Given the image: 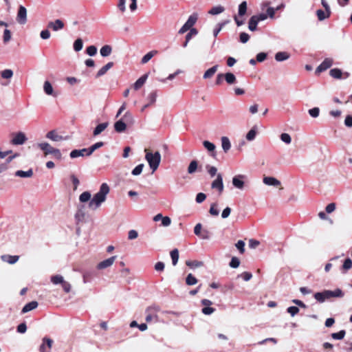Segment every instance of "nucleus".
<instances>
[{
    "mask_svg": "<svg viewBox=\"0 0 352 352\" xmlns=\"http://www.w3.org/2000/svg\"><path fill=\"white\" fill-rule=\"evenodd\" d=\"M109 192V185L107 183H102L100 186L99 191L92 198H91V195L89 191H85L79 196V201L81 203L89 201V208L91 210H96L106 201Z\"/></svg>",
    "mask_w": 352,
    "mask_h": 352,
    "instance_id": "1",
    "label": "nucleus"
},
{
    "mask_svg": "<svg viewBox=\"0 0 352 352\" xmlns=\"http://www.w3.org/2000/svg\"><path fill=\"white\" fill-rule=\"evenodd\" d=\"M146 155L145 159L148 163L150 168L152 170V172L154 173L159 167V165L161 162V154L159 151H156L154 153L148 151L147 149H145Z\"/></svg>",
    "mask_w": 352,
    "mask_h": 352,
    "instance_id": "2",
    "label": "nucleus"
},
{
    "mask_svg": "<svg viewBox=\"0 0 352 352\" xmlns=\"http://www.w3.org/2000/svg\"><path fill=\"white\" fill-rule=\"evenodd\" d=\"M38 146L44 152L45 156L52 154L56 159L58 160H61L62 154L60 150L52 147L47 142L40 143L38 144Z\"/></svg>",
    "mask_w": 352,
    "mask_h": 352,
    "instance_id": "3",
    "label": "nucleus"
},
{
    "mask_svg": "<svg viewBox=\"0 0 352 352\" xmlns=\"http://www.w3.org/2000/svg\"><path fill=\"white\" fill-rule=\"evenodd\" d=\"M198 19V14L192 13L189 16L186 22L182 25V27L179 30L178 34H183L188 30H190L192 28H194L193 26L196 23Z\"/></svg>",
    "mask_w": 352,
    "mask_h": 352,
    "instance_id": "4",
    "label": "nucleus"
},
{
    "mask_svg": "<svg viewBox=\"0 0 352 352\" xmlns=\"http://www.w3.org/2000/svg\"><path fill=\"white\" fill-rule=\"evenodd\" d=\"M246 175H236L233 177L232 179V184L234 188L243 190L245 187V182L244 180L246 179Z\"/></svg>",
    "mask_w": 352,
    "mask_h": 352,
    "instance_id": "5",
    "label": "nucleus"
},
{
    "mask_svg": "<svg viewBox=\"0 0 352 352\" xmlns=\"http://www.w3.org/2000/svg\"><path fill=\"white\" fill-rule=\"evenodd\" d=\"M211 187L213 189L218 190L219 194H221L223 190V177L221 174H217V178L211 184Z\"/></svg>",
    "mask_w": 352,
    "mask_h": 352,
    "instance_id": "6",
    "label": "nucleus"
},
{
    "mask_svg": "<svg viewBox=\"0 0 352 352\" xmlns=\"http://www.w3.org/2000/svg\"><path fill=\"white\" fill-rule=\"evenodd\" d=\"M47 27L48 29L57 32L64 28L65 23L60 19H56L48 22Z\"/></svg>",
    "mask_w": 352,
    "mask_h": 352,
    "instance_id": "7",
    "label": "nucleus"
},
{
    "mask_svg": "<svg viewBox=\"0 0 352 352\" xmlns=\"http://www.w3.org/2000/svg\"><path fill=\"white\" fill-rule=\"evenodd\" d=\"M16 21L20 24H25L27 21V10L23 6H20L16 16Z\"/></svg>",
    "mask_w": 352,
    "mask_h": 352,
    "instance_id": "8",
    "label": "nucleus"
},
{
    "mask_svg": "<svg viewBox=\"0 0 352 352\" xmlns=\"http://www.w3.org/2000/svg\"><path fill=\"white\" fill-rule=\"evenodd\" d=\"M27 140L25 135L23 132H19L15 134L11 142L14 145L23 144Z\"/></svg>",
    "mask_w": 352,
    "mask_h": 352,
    "instance_id": "9",
    "label": "nucleus"
},
{
    "mask_svg": "<svg viewBox=\"0 0 352 352\" xmlns=\"http://www.w3.org/2000/svg\"><path fill=\"white\" fill-rule=\"evenodd\" d=\"M53 340L48 338H44L43 339V343L39 347L40 352H50V349L52 346Z\"/></svg>",
    "mask_w": 352,
    "mask_h": 352,
    "instance_id": "10",
    "label": "nucleus"
},
{
    "mask_svg": "<svg viewBox=\"0 0 352 352\" xmlns=\"http://www.w3.org/2000/svg\"><path fill=\"white\" fill-rule=\"evenodd\" d=\"M332 64H333V60L331 58H327L320 63V65H318V67L316 69V73L322 72L327 70V69H329V67H331Z\"/></svg>",
    "mask_w": 352,
    "mask_h": 352,
    "instance_id": "11",
    "label": "nucleus"
},
{
    "mask_svg": "<svg viewBox=\"0 0 352 352\" xmlns=\"http://www.w3.org/2000/svg\"><path fill=\"white\" fill-rule=\"evenodd\" d=\"M117 256H113L107 259H105L101 262H100L98 265H97V268L98 270H104V269H106L107 267H109L110 266H111L113 263L115 262Z\"/></svg>",
    "mask_w": 352,
    "mask_h": 352,
    "instance_id": "12",
    "label": "nucleus"
},
{
    "mask_svg": "<svg viewBox=\"0 0 352 352\" xmlns=\"http://www.w3.org/2000/svg\"><path fill=\"white\" fill-rule=\"evenodd\" d=\"M46 138L54 142L67 140L68 139L67 136L60 135L55 131H49L46 134Z\"/></svg>",
    "mask_w": 352,
    "mask_h": 352,
    "instance_id": "13",
    "label": "nucleus"
},
{
    "mask_svg": "<svg viewBox=\"0 0 352 352\" xmlns=\"http://www.w3.org/2000/svg\"><path fill=\"white\" fill-rule=\"evenodd\" d=\"M88 149L87 148H82L80 150H73L70 154L69 156L71 158H76L78 157H83L85 155L86 156H90V155H88Z\"/></svg>",
    "mask_w": 352,
    "mask_h": 352,
    "instance_id": "14",
    "label": "nucleus"
},
{
    "mask_svg": "<svg viewBox=\"0 0 352 352\" xmlns=\"http://www.w3.org/2000/svg\"><path fill=\"white\" fill-rule=\"evenodd\" d=\"M263 182L267 186H278L280 185V182L274 177H264Z\"/></svg>",
    "mask_w": 352,
    "mask_h": 352,
    "instance_id": "15",
    "label": "nucleus"
},
{
    "mask_svg": "<svg viewBox=\"0 0 352 352\" xmlns=\"http://www.w3.org/2000/svg\"><path fill=\"white\" fill-rule=\"evenodd\" d=\"M157 311V309L154 307H149L146 309V321L147 322H151L153 318H157L155 312Z\"/></svg>",
    "mask_w": 352,
    "mask_h": 352,
    "instance_id": "16",
    "label": "nucleus"
},
{
    "mask_svg": "<svg viewBox=\"0 0 352 352\" xmlns=\"http://www.w3.org/2000/svg\"><path fill=\"white\" fill-rule=\"evenodd\" d=\"M126 125L123 119L121 118L115 122L114 129L118 133H122L126 130Z\"/></svg>",
    "mask_w": 352,
    "mask_h": 352,
    "instance_id": "17",
    "label": "nucleus"
},
{
    "mask_svg": "<svg viewBox=\"0 0 352 352\" xmlns=\"http://www.w3.org/2000/svg\"><path fill=\"white\" fill-rule=\"evenodd\" d=\"M1 258L3 261L6 262L9 264H14L19 261V256L16 255L12 256L8 254H4L1 256Z\"/></svg>",
    "mask_w": 352,
    "mask_h": 352,
    "instance_id": "18",
    "label": "nucleus"
},
{
    "mask_svg": "<svg viewBox=\"0 0 352 352\" xmlns=\"http://www.w3.org/2000/svg\"><path fill=\"white\" fill-rule=\"evenodd\" d=\"M148 76V74H145L142 76H141L140 78H138L135 82L133 84V88L135 90H138L140 89L145 82L146 81Z\"/></svg>",
    "mask_w": 352,
    "mask_h": 352,
    "instance_id": "19",
    "label": "nucleus"
},
{
    "mask_svg": "<svg viewBox=\"0 0 352 352\" xmlns=\"http://www.w3.org/2000/svg\"><path fill=\"white\" fill-rule=\"evenodd\" d=\"M328 295V298H342L344 296V293L340 289H336L334 291L326 290Z\"/></svg>",
    "mask_w": 352,
    "mask_h": 352,
    "instance_id": "20",
    "label": "nucleus"
},
{
    "mask_svg": "<svg viewBox=\"0 0 352 352\" xmlns=\"http://www.w3.org/2000/svg\"><path fill=\"white\" fill-rule=\"evenodd\" d=\"M197 34L198 31L196 28H192L190 30H189V32L186 35L185 42L183 43V47H187L188 43L190 41L192 37L196 36Z\"/></svg>",
    "mask_w": 352,
    "mask_h": 352,
    "instance_id": "21",
    "label": "nucleus"
},
{
    "mask_svg": "<svg viewBox=\"0 0 352 352\" xmlns=\"http://www.w3.org/2000/svg\"><path fill=\"white\" fill-rule=\"evenodd\" d=\"M113 65V62H109L108 63H107L105 65H104L102 68H100L97 74H96V77L97 78H99L103 75H104L108 70H109Z\"/></svg>",
    "mask_w": 352,
    "mask_h": 352,
    "instance_id": "22",
    "label": "nucleus"
},
{
    "mask_svg": "<svg viewBox=\"0 0 352 352\" xmlns=\"http://www.w3.org/2000/svg\"><path fill=\"white\" fill-rule=\"evenodd\" d=\"M221 147L225 153H227L231 148V143L228 137L223 136L221 139Z\"/></svg>",
    "mask_w": 352,
    "mask_h": 352,
    "instance_id": "23",
    "label": "nucleus"
},
{
    "mask_svg": "<svg viewBox=\"0 0 352 352\" xmlns=\"http://www.w3.org/2000/svg\"><path fill=\"white\" fill-rule=\"evenodd\" d=\"M38 307V302L36 301H32L30 302L27 303L22 309L21 312L23 314H25L28 311H30Z\"/></svg>",
    "mask_w": 352,
    "mask_h": 352,
    "instance_id": "24",
    "label": "nucleus"
},
{
    "mask_svg": "<svg viewBox=\"0 0 352 352\" xmlns=\"http://www.w3.org/2000/svg\"><path fill=\"white\" fill-rule=\"evenodd\" d=\"M108 122H103L99 124L94 130L93 135L94 136H97L100 135L102 131H104L107 127L108 126Z\"/></svg>",
    "mask_w": 352,
    "mask_h": 352,
    "instance_id": "25",
    "label": "nucleus"
},
{
    "mask_svg": "<svg viewBox=\"0 0 352 352\" xmlns=\"http://www.w3.org/2000/svg\"><path fill=\"white\" fill-rule=\"evenodd\" d=\"M327 292L326 290L322 292H317L314 294L315 299L318 301L319 302H323L326 300H328V295L326 294Z\"/></svg>",
    "mask_w": 352,
    "mask_h": 352,
    "instance_id": "26",
    "label": "nucleus"
},
{
    "mask_svg": "<svg viewBox=\"0 0 352 352\" xmlns=\"http://www.w3.org/2000/svg\"><path fill=\"white\" fill-rule=\"evenodd\" d=\"M112 52V47L109 45H105L102 46L100 50V55L102 57H107L109 56Z\"/></svg>",
    "mask_w": 352,
    "mask_h": 352,
    "instance_id": "27",
    "label": "nucleus"
},
{
    "mask_svg": "<svg viewBox=\"0 0 352 352\" xmlns=\"http://www.w3.org/2000/svg\"><path fill=\"white\" fill-rule=\"evenodd\" d=\"M218 69V65H216L208 70H206L203 76V78L204 79H208L213 76V75L216 73Z\"/></svg>",
    "mask_w": 352,
    "mask_h": 352,
    "instance_id": "28",
    "label": "nucleus"
},
{
    "mask_svg": "<svg viewBox=\"0 0 352 352\" xmlns=\"http://www.w3.org/2000/svg\"><path fill=\"white\" fill-rule=\"evenodd\" d=\"M43 91L47 95H50V96L54 95V89H53L52 85L50 81L46 80L44 82Z\"/></svg>",
    "mask_w": 352,
    "mask_h": 352,
    "instance_id": "29",
    "label": "nucleus"
},
{
    "mask_svg": "<svg viewBox=\"0 0 352 352\" xmlns=\"http://www.w3.org/2000/svg\"><path fill=\"white\" fill-rule=\"evenodd\" d=\"M289 58V54L285 52H279L275 54V59L276 61L281 62L287 60Z\"/></svg>",
    "mask_w": 352,
    "mask_h": 352,
    "instance_id": "30",
    "label": "nucleus"
},
{
    "mask_svg": "<svg viewBox=\"0 0 352 352\" xmlns=\"http://www.w3.org/2000/svg\"><path fill=\"white\" fill-rule=\"evenodd\" d=\"M122 119L124 121V122L126 124H133L134 123V118L131 113L129 111H126L124 116H122Z\"/></svg>",
    "mask_w": 352,
    "mask_h": 352,
    "instance_id": "31",
    "label": "nucleus"
},
{
    "mask_svg": "<svg viewBox=\"0 0 352 352\" xmlns=\"http://www.w3.org/2000/svg\"><path fill=\"white\" fill-rule=\"evenodd\" d=\"M157 54V51L153 50L146 54L141 60L142 64L148 63L155 54Z\"/></svg>",
    "mask_w": 352,
    "mask_h": 352,
    "instance_id": "32",
    "label": "nucleus"
},
{
    "mask_svg": "<svg viewBox=\"0 0 352 352\" xmlns=\"http://www.w3.org/2000/svg\"><path fill=\"white\" fill-rule=\"evenodd\" d=\"M15 175L20 177H31L33 175V171L32 169H29L27 171L20 170L16 171Z\"/></svg>",
    "mask_w": 352,
    "mask_h": 352,
    "instance_id": "33",
    "label": "nucleus"
},
{
    "mask_svg": "<svg viewBox=\"0 0 352 352\" xmlns=\"http://www.w3.org/2000/svg\"><path fill=\"white\" fill-rule=\"evenodd\" d=\"M258 23L257 21L252 16L248 21V29L252 32L256 31Z\"/></svg>",
    "mask_w": 352,
    "mask_h": 352,
    "instance_id": "34",
    "label": "nucleus"
},
{
    "mask_svg": "<svg viewBox=\"0 0 352 352\" xmlns=\"http://www.w3.org/2000/svg\"><path fill=\"white\" fill-rule=\"evenodd\" d=\"M316 15L319 21H323L330 16L331 12H327L326 11H323L322 10H318L316 11Z\"/></svg>",
    "mask_w": 352,
    "mask_h": 352,
    "instance_id": "35",
    "label": "nucleus"
},
{
    "mask_svg": "<svg viewBox=\"0 0 352 352\" xmlns=\"http://www.w3.org/2000/svg\"><path fill=\"white\" fill-rule=\"evenodd\" d=\"M225 10V8L221 6H217L212 8L209 11L208 14L211 15H217L222 13Z\"/></svg>",
    "mask_w": 352,
    "mask_h": 352,
    "instance_id": "36",
    "label": "nucleus"
},
{
    "mask_svg": "<svg viewBox=\"0 0 352 352\" xmlns=\"http://www.w3.org/2000/svg\"><path fill=\"white\" fill-rule=\"evenodd\" d=\"M85 213L83 207L78 208L75 214L76 220L78 222L82 221L85 219Z\"/></svg>",
    "mask_w": 352,
    "mask_h": 352,
    "instance_id": "37",
    "label": "nucleus"
},
{
    "mask_svg": "<svg viewBox=\"0 0 352 352\" xmlns=\"http://www.w3.org/2000/svg\"><path fill=\"white\" fill-rule=\"evenodd\" d=\"M197 282L198 280L192 274H188L186 278V284L188 286L195 285Z\"/></svg>",
    "mask_w": 352,
    "mask_h": 352,
    "instance_id": "38",
    "label": "nucleus"
},
{
    "mask_svg": "<svg viewBox=\"0 0 352 352\" xmlns=\"http://www.w3.org/2000/svg\"><path fill=\"white\" fill-rule=\"evenodd\" d=\"M247 11V2L245 1H242L239 6L238 14L240 16H243L245 14Z\"/></svg>",
    "mask_w": 352,
    "mask_h": 352,
    "instance_id": "39",
    "label": "nucleus"
},
{
    "mask_svg": "<svg viewBox=\"0 0 352 352\" xmlns=\"http://www.w3.org/2000/svg\"><path fill=\"white\" fill-rule=\"evenodd\" d=\"M198 167V163L196 160H192L190 162L188 167V173L189 174H193L196 172Z\"/></svg>",
    "mask_w": 352,
    "mask_h": 352,
    "instance_id": "40",
    "label": "nucleus"
},
{
    "mask_svg": "<svg viewBox=\"0 0 352 352\" xmlns=\"http://www.w3.org/2000/svg\"><path fill=\"white\" fill-rule=\"evenodd\" d=\"M170 257L173 265H176L179 259V251L177 249H174L170 252Z\"/></svg>",
    "mask_w": 352,
    "mask_h": 352,
    "instance_id": "41",
    "label": "nucleus"
},
{
    "mask_svg": "<svg viewBox=\"0 0 352 352\" xmlns=\"http://www.w3.org/2000/svg\"><path fill=\"white\" fill-rule=\"evenodd\" d=\"M224 78H225V80L227 82V83H228L230 85L234 84L236 82V77L232 73H230V72L226 73L224 75Z\"/></svg>",
    "mask_w": 352,
    "mask_h": 352,
    "instance_id": "42",
    "label": "nucleus"
},
{
    "mask_svg": "<svg viewBox=\"0 0 352 352\" xmlns=\"http://www.w3.org/2000/svg\"><path fill=\"white\" fill-rule=\"evenodd\" d=\"M104 145V142H98L91 146L88 149V155H91L96 149L100 148Z\"/></svg>",
    "mask_w": 352,
    "mask_h": 352,
    "instance_id": "43",
    "label": "nucleus"
},
{
    "mask_svg": "<svg viewBox=\"0 0 352 352\" xmlns=\"http://www.w3.org/2000/svg\"><path fill=\"white\" fill-rule=\"evenodd\" d=\"M203 145L206 149H207L209 152L214 153L216 148L215 145L207 140L203 142Z\"/></svg>",
    "mask_w": 352,
    "mask_h": 352,
    "instance_id": "44",
    "label": "nucleus"
},
{
    "mask_svg": "<svg viewBox=\"0 0 352 352\" xmlns=\"http://www.w3.org/2000/svg\"><path fill=\"white\" fill-rule=\"evenodd\" d=\"M83 42L81 38H77L74 43V50L76 52H79L82 49Z\"/></svg>",
    "mask_w": 352,
    "mask_h": 352,
    "instance_id": "45",
    "label": "nucleus"
},
{
    "mask_svg": "<svg viewBox=\"0 0 352 352\" xmlns=\"http://www.w3.org/2000/svg\"><path fill=\"white\" fill-rule=\"evenodd\" d=\"M51 281L54 285L61 284L64 282V278L60 275H55L51 277Z\"/></svg>",
    "mask_w": 352,
    "mask_h": 352,
    "instance_id": "46",
    "label": "nucleus"
},
{
    "mask_svg": "<svg viewBox=\"0 0 352 352\" xmlns=\"http://www.w3.org/2000/svg\"><path fill=\"white\" fill-rule=\"evenodd\" d=\"M346 332L344 330H341L337 333H331V338L334 340H342L344 338Z\"/></svg>",
    "mask_w": 352,
    "mask_h": 352,
    "instance_id": "47",
    "label": "nucleus"
},
{
    "mask_svg": "<svg viewBox=\"0 0 352 352\" xmlns=\"http://www.w3.org/2000/svg\"><path fill=\"white\" fill-rule=\"evenodd\" d=\"M1 75L3 78L10 79L13 76V72L10 69H4L1 72Z\"/></svg>",
    "mask_w": 352,
    "mask_h": 352,
    "instance_id": "48",
    "label": "nucleus"
},
{
    "mask_svg": "<svg viewBox=\"0 0 352 352\" xmlns=\"http://www.w3.org/2000/svg\"><path fill=\"white\" fill-rule=\"evenodd\" d=\"M157 99V92L156 91H152L147 96V100H148V104L150 105L154 104Z\"/></svg>",
    "mask_w": 352,
    "mask_h": 352,
    "instance_id": "49",
    "label": "nucleus"
},
{
    "mask_svg": "<svg viewBox=\"0 0 352 352\" xmlns=\"http://www.w3.org/2000/svg\"><path fill=\"white\" fill-rule=\"evenodd\" d=\"M256 135V131L254 128H252L251 130L248 131V133L246 135V139L248 141H252L255 139Z\"/></svg>",
    "mask_w": 352,
    "mask_h": 352,
    "instance_id": "50",
    "label": "nucleus"
},
{
    "mask_svg": "<svg viewBox=\"0 0 352 352\" xmlns=\"http://www.w3.org/2000/svg\"><path fill=\"white\" fill-rule=\"evenodd\" d=\"M228 21H225L223 23H219L217 24V28L213 30V35L214 37H217L223 27L228 23Z\"/></svg>",
    "mask_w": 352,
    "mask_h": 352,
    "instance_id": "51",
    "label": "nucleus"
},
{
    "mask_svg": "<svg viewBox=\"0 0 352 352\" xmlns=\"http://www.w3.org/2000/svg\"><path fill=\"white\" fill-rule=\"evenodd\" d=\"M330 75L335 78H340L342 76V72L339 69H332L330 70Z\"/></svg>",
    "mask_w": 352,
    "mask_h": 352,
    "instance_id": "52",
    "label": "nucleus"
},
{
    "mask_svg": "<svg viewBox=\"0 0 352 352\" xmlns=\"http://www.w3.org/2000/svg\"><path fill=\"white\" fill-rule=\"evenodd\" d=\"M144 166V165L143 164H140L138 165L137 166H135L133 168V170H132V173H131L132 175H133L135 176L140 175L141 173L142 172Z\"/></svg>",
    "mask_w": 352,
    "mask_h": 352,
    "instance_id": "53",
    "label": "nucleus"
},
{
    "mask_svg": "<svg viewBox=\"0 0 352 352\" xmlns=\"http://www.w3.org/2000/svg\"><path fill=\"white\" fill-rule=\"evenodd\" d=\"M87 54L90 56H94L97 53V48L94 45H90L86 49Z\"/></svg>",
    "mask_w": 352,
    "mask_h": 352,
    "instance_id": "54",
    "label": "nucleus"
},
{
    "mask_svg": "<svg viewBox=\"0 0 352 352\" xmlns=\"http://www.w3.org/2000/svg\"><path fill=\"white\" fill-rule=\"evenodd\" d=\"M280 140L287 144H289L292 142V138L289 134L283 133L280 135Z\"/></svg>",
    "mask_w": 352,
    "mask_h": 352,
    "instance_id": "55",
    "label": "nucleus"
},
{
    "mask_svg": "<svg viewBox=\"0 0 352 352\" xmlns=\"http://www.w3.org/2000/svg\"><path fill=\"white\" fill-rule=\"evenodd\" d=\"M240 265V260L236 257L233 256L230 262V267L232 268H237Z\"/></svg>",
    "mask_w": 352,
    "mask_h": 352,
    "instance_id": "56",
    "label": "nucleus"
},
{
    "mask_svg": "<svg viewBox=\"0 0 352 352\" xmlns=\"http://www.w3.org/2000/svg\"><path fill=\"white\" fill-rule=\"evenodd\" d=\"M352 267V260L349 258H347L344 261L342 265V269L345 271L350 270Z\"/></svg>",
    "mask_w": 352,
    "mask_h": 352,
    "instance_id": "57",
    "label": "nucleus"
},
{
    "mask_svg": "<svg viewBox=\"0 0 352 352\" xmlns=\"http://www.w3.org/2000/svg\"><path fill=\"white\" fill-rule=\"evenodd\" d=\"M236 248L239 250L241 254H243L245 252V242L242 240L238 241L235 244Z\"/></svg>",
    "mask_w": 352,
    "mask_h": 352,
    "instance_id": "58",
    "label": "nucleus"
},
{
    "mask_svg": "<svg viewBox=\"0 0 352 352\" xmlns=\"http://www.w3.org/2000/svg\"><path fill=\"white\" fill-rule=\"evenodd\" d=\"M186 264L187 266H188L191 268H196V267L201 266L202 265V263L199 262V261H187L186 262Z\"/></svg>",
    "mask_w": 352,
    "mask_h": 352,
    "instance_id": "59",
    "label": "nucleus"
},
{
    "mask_svg": "<svg viewBox=\"0 0 352 352\" xmlns=\"http://www.w3.org/2000/svg\"><path fill=\"white\" fill-rule=\"evenodd\" d=\"M287 311L294 317L299 312V309L297 307L292 306L287 308Z\"/></svg>",
    "mask_w": 352,
    "mask_h": 352,
    "instance_id": "60",
    "label": "nucleus"
},
{
    "mask_svg": "<svg viewBox=\"0 0 352 352\" xmlns=\"http://www.w3.org/2000/svg\"><path fill=\"white\" fill-rule=\"evenodd\" d=\"M238 277H241L245 281H249L252 278V274L250 272H245L238 275Z\"/></svg>",
    "mask_w": 352,
    "mask_h": 352,
    "instance_id": "61",
    "label": "nucleus"
},
{
    "mask_svg": "<svg viewBox=\"0 0 352 352\" xmlns=\"http://www.w3.org/2000/svg\"><path fill=\"white\" fill-rule=\"evenodd\" d=\"M320 109L318 107H314L309 110V114L313 118H317L319 116Z\"/></svg>",
    "mask_w": 352,
    "mask_h": 352,
    "instance_id": "62",
    "label": "nucleus"
},
{
    "mask_svg": "<svg viewBox=\"0 0 352 352\" xmlns=\"http://www.w3.org/2000/svg\"><path fill=\"white\" fill-rule=\"evenodd\" d=\"M254 18L257 21L258 23L260 21H265L267 19V15L265 13H261L258 14L253 15Z\"/></svg>",
    "mask_w": 352,
    "mask_h": 352,
    "instance_id": "63",
    "label": "nucleus"
},
{
    "mask_svg": "<svg viewBox=\"0 0 352 352\" xmlns=\"http://www.w3.org/2000/svg\"><path fill=\"white\" fill-rule=\"evenodd\" d=\"M50 32L47 29L42 30L40 33V36L43 40H47L50 38Z\"/></svg>",
    "mask_w": 352,
    "mask_h": 352,
    "instance_id": "64",
    "label": "nucleus"
}]
</instances>
